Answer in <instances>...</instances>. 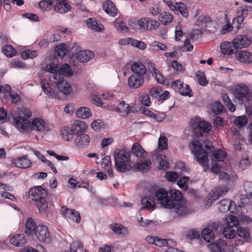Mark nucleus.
<instances>
[{"instance_id":"nucleus-1","label":"nucleus","mask_w":252,"mask_h":252,"mask_svg":"<svg viewBox=\"0 0 252 252\" xmlns=\"http://www.w3.org/2000/svg\"><path fill=\"white\" fill-rule=\"evenodd\" d=\"M156 196L164 208L174 209V212L179 217H185L190 213V210L182 203H175L173 199L168 197V192L164 189H159L156 192Z\"/></svg>"},{"instance_id":"nucleus-2","label":"nucleus","mask_w":252,"mask_h":252,"mask_svg":"<svg viewBox=\"0 0 252 252\" xmlns=\"http://www.w3.org/2000/svg\"><path fill=\"white\" fill-rule=\"evenodd\" d=\"M29 195L32 200L34 201L40 213L45 212L48 208V203L45 199L47 192L42 187L38 186L31 189L29 191Z\"/></svg>"},{"instance_id":"nucleus-3","label":"nucleus","mask_w":252,"mask_h":252,"mask_svg":"<svg viewBox=\"0 0 252 252\" xmlns=\"http://www.w3.org/2000/svg\"><path fill=\"white\" fill-rule=\"evenodd\" d=\"M227 226L223 229L222 234L226 239H233L236 236V231L233 227H237L239 222L237 218L233 215L228 216L225 219Z\"/></svg>"},{"instance_id":"nucleus-4","label":"nucleus","mask_w":252,"mask_h":252,"mask_svg":"<svg viewBox=\"0 0 252 252\" xmlns=\"http://www.w3.org/2000/svg\"><path fill=\"white\" fill-rule=\"evenodd\" d=\"M202 145L199 141L194 140L190 146L191 152L195 155L197 161L204 165V163L208 160V153L201 149Z\"/></svg>"},{"instance_id":"nucleus-5","label":"nucleus","mask_w":252,"mask_h":252,"mask_svg":"<svg viewBox=\"0 0 252 252\" xmlns=\"http://www.w3.org/2000/svg\"><path fill=\"white\" fill-rule=\"evenodd\" d=\"M227 192L225 187H217L214 189L208 194L205 200V205L206 207H210L217 199L224 195Z\"/></svg>"},{"instance_id":"nucleus-6","label":"nucleus","mask_w":252,"mask_h":252,"mask_svg":"<svg viewBox=\"0 0 252 252\" xmlns=\"http://www.w3.org/2000/svg\"><path fill=\"white\" fill-rule=\"evenodd\" d=\"M35 235L37 239L41 242L45 243H49L51 242V238L50 236L49 230L45 226L38 225Z\"/></svg>"},{"instance_id":"nucleus-7","label":"nucleus","mask_w":252,"mask_h":252,"mask_svg":"<svg viewBox=\"0 0 252 252\" xmlns=\"http://www.w3.org/2000/svg\"><path fill=\"white\" fill-rule=\"evenodd\" d=\"M54 11L60 14H65L71 10V6L67 0H53Z\"/></svg>"},{"instance_id":"nucleus-8","label":"nucleus","mask_w":252,"mask_h":252,"mask_svg":"<svg viewBox=\"0 0 252 252\" xmlns=\"http://www.w3.org/2000/svg\"><path fill=\"white\" fill-rule=\"evenodd\" d=\"M61 212L67 219L79 223L81 220V217L78 212L74 209H68L66 206H63Z\"/></svg>"},{"instance_id":"nucleus-9","label":"nucleus","mask_w":252,"mask_h":252,"mask_svg":"<svg viewBox=\"0 0 252 252\" xmlns=\"http://www.w3.org/2000/svg\"><path fill=\"white\" fill-rule=\"evenodd\" d=\"M131 69L132 74L137 75L144 78H149V75L147 73V69L145 65L141 62H135L131 64Z\"/></svg>"},{"instance_id":"nucleus-10","label":"nucleus","mask_w":252,"mask_h":252,"mask_svg":"<svg viewBox=\"0 0 252 252\" xmlns=\"http://www.w3.org/2000/svg\"><path fill=\"white\" fill-rule=\"evenodd\" d=\"M11 163L16 167L22 169L30 167L32 163L27 155H23L21 157L14 158L11 159Z\"/></svg>"},{"instance_id":"nucleus-11","label":"nucleus","mask_w":252,"mask_h":252,"mask_svg":"<svg viewBox=\"0 0 252 252\" xmlns=\"http://www.w3.org/2000/svg\"><path fill=\"white\" fill-rule=\"evenodd\" d=\"M150 95L157 99L158 101H164L169 97V93L168 91L163 92L159 87H154L150 90Z\"/></svg>"},{"instance_id":"nucleus-12","label":"nucleus","mask_w":252,"mask_h":252,"mask_svg":"<svg viewBox=\"0 0 252 252\" xmlns=\"http://www.w3.org/2000/svg\"><path fill=\"white\" fill-rule=\"evenodd\" d=\"M233 42L237 49L246 48L251 43V39L247 35H238L233 39Z\"/></svg>"},{"instance_id":"nucleus-13","label":"nucleus","mask_w":252,"mask_h":252,"mask_svg":"<svg viewBox=\"0 0 252 252\" xmlns=\"http://www.w3.org/2000/svg\"><path fill=\"white\" fill-rule=\"evenodd\" d=\"M145 79L144 77L132 74L128 78L127 84L130 88L137 89L143 85Z\"/></svg>"},{"instance_id":"nucleus-14","label":"nucleus","mask_w":252,"mask_h":252,"mask_svg":"<svg viewBox=\"0 0 252 252\" xmlns=\"http://www.w3.org/2000/svg\"><path fill=\"white\" fill-rule=\"evenodd\" d=\"M113 156L115 162L121 163L123 161L130 160V154L129 152L125 150L117 149L113 152Z\"/></svg>"},{"instance_id":"nucleus-15","label":"nucleus","mask_w":252,"mask_h":252,"mask_svg":"<svg viewBox=\"0 0 252 252\" xmlns=\"http://www.w3.org/2000/svg\"><path fill=\"white\" fill-rule=\"evenodd\" d=\"M148 69L157 82L164 85H168V84L166 83V81L164 76L161 74L159 71L156 68L155 64L152 63L149 64Z\"/></svg>"},{"instance_id":"nucleus-16","label":"nucleus","mask_w":252,"mask_h":252,"mask_svg":"<svg viewBox=\"0 0 252 252\" xmlns=\"http://www.w3.org/2000/svg\"><path fill=\"white\" fill-rule=\"evenodd\" d=\"M141 204L143 206L141 210L147 209L149 211H153L156 207L154 197L148 195L141 199Z\"/></svg>"},{"instance_id":"nucleus-17","label":"nucleus","mask_w":252,"mask_h":252,"mask_svg":"<svg viewBox=\"0 0 252 252\" xmlns=\"http://www.w3.org/2000/svg\"><path fill=\"white\" fill-rule=\"evenodd\" d=\"M74 142L77 147L83 149L89 146L90 138L89 136L85 133L79 134L75 138Z\"/></svg>"},{"instance_id":"nucleus-18","label":"nucleus","mask_w":252,"mask_h":252,"mask_svg":"<svg viewBox=\"0 0 252 252\" xmlns=\"http://www.w3.org/2000/svg\"><path fill=\"white\" fill-rule=\"evenodd\" d=\"M86 124L80 120L75 121L71 126V128L74 134L77 135L84 134L87 129Z\"/></svg>"},{"instance_id":"nucleus-19","label":"nucleus","mask_w":252,"mask_h":252,"mask_svg":"<svg viewBox=\"0 0 252 252\" xmlns=\"http://www.w3.org/2000/svg\"><path fill=\"white\" fill-rule=\"evenodd\" d=\"M236 58L242 63H249L252 62V54L246 50H237Z\"/></svg>"},{"instance_id":"nucleus-20","label":"nucleus","mask_w":252,"mask_h":252,"mask_svg":"<svg viewBox=\"0 0 252 252\" xmlns=\"http://www.w3.org/2000/svg\"><path fill=\"white\" fill-rule=\"evenodd\" d=\"M220 48L223 55H227L235 54L237 50L233 42H224L220 45Z\"/></svg>"},{"instance_id":"nucleus-21","label":"nucleus","mask_w":252,"mask_h":252,"mask_svg":"<svg viewBox=\"0 0 252 252\" xmlns=\"http://www.w3.org/2000/svg\"><path fill=\"white\" fill-rule=\"evenodd\" d=\"M30 126L32 130L39 132H43L46 127L45 121L39 118L33 119Z\"/></svg>"},{"instance_id":"nucleus-22","label":"nucleus","mask_w":252,"mask_h":252,"mask_svg":"<svg viewBox=\"0 0 252 252\" xmlns=\"http://www.w3.org/2000/svg\"><path fill=\"white\" fill-rule=\"evenodd\" d=\"M134 107L129 106L125 101L123 100L119 103L118 106L115 107L114 110L119 113H123L126 116H127L129 113L134 112Z\"/></svg>"},{"instance_id":"nucleus-23","label":"nucleus","mask_w":252,"mask_h":252,"mask_svg":"<svg viewBox=\"0 0 252 252\" xmlns=\"http://www.w3.org/2000/svg\"><path fill=\"white\" fill-rule=\"evenodd\" d=\"M59 79L55 81L58 90L65 95L70 94L72 91L70 85L63 80L59 81Z\"/></svg>"},{"instance_id":"nucleus-24","label":"nucleus","mask_w":252,"mask_h":252,"mask_svg":"<svg viewBox=\"0 0 252 252\" xmlns=\"http://www.w3.org/2000/svg\"><path fill=\"white\" fill-rule=\"evenodd\" d=\"M249 88L245 85L239 84L235 89L236 96L239 99L246 97L249 93Z\"/></svg>"},{"instance_id":"nucleus-25","label":"nucleus","mask_w":252,"mask_h":252,"mask_svg":"<svg viewBox=\"0 0 252 252\" xmlns=\"http://www.w3.org/2000/svg\"><path fill=\"white\" fill-rule=\"evenodd\" d=\"M87 24L89 28L95 32H101L104 30L103 26L95 18H89L87 21Z\"/></svg>"},{"instance_id":"nucleus-26","label":"nucleus","mask_w":252,"mask_h":252,"mask_svg":"<svg viewBox=\"0 0 252 252\" xmlns=\"http://www.w3.org/2000/svg\"><path fill=\"white\" fill-rule=\"evenodd\" d=\"M103 9L111 16L115 17L117 14V9L114 3L111 0H106L103 3Z\"/></svg>"},{"instance_id":"nucleus-27","label":"nucleus","mask_w":252,"mask_h":252,"mask_svg":"<svg viewBox=\"0 0 252 252\" xmlns=\"http://www.w3.org/2000/svg\"><path fill=\"white\" fill-rule=\"evenodd\" d=\"M235 205V202L227 199L221 200L219 204V208L220 212L225 213L228 211L233 213V211L231 210V207Z\"/></svg>"},{"instance_id":"nucleus-28","label":"nucleus","mask_w":252,"mask_h":252,"mask_svg":"<svg viewBox=\"0 0 252 252\" xmlns=\"http://www.w3.org/2000/svg\"><path fill=\"white\" fill-rule=\"evenodd\" d=\"M94 53L89 50L80 51L76 54V58L81 62H87L93 58Z\"/></svg>"},{"instance_id":"nucleus-29","label":"nucleus","mask_w":252,"mask_h":252,"mask_svg":"<svg viewBox=\"0 0 252 252\" xmlns=\"http://www.w3.org/2000/svg\"><path fill=\"white\" fill-rule=\"evenodd\" d=\"M10 242L15 246L21 247L27 243V240L24 234H18L10 238Z\"/></svg>"},{"instance_id":"nucleus-30","label":"nucleus","mask_w":252,"mask_h":252,"mask_svg":"<svg viewBox=\"0 0 252 252\" xmlns=\"http://www.w3.org/2000/svg\"><path fill=\"white\" fill-rule=\"evenodd\" d=\"M115 166L116 170L122 173L126 172L129 171L131 168V163L130 160L127 161H123L121 163L115 162Z\"/></svg>"},{"instance_id":"nucleus-31","label":"nucleus","mask_w":252,"mask_h":252,"mask_svg":"<svg viewBox=\"0 0 252 252\" xmlns=\"http://www.w3.org/2000/svg\"><path fill=\"white\" fill-rule=\"evenodd\" d=\"M14 122L17 127L22 129H26L30 126V123L27 118L19 116L14 119Z\"/></svg>"},{"instance_id":"nucleus-32","label":"nucleus","mask_w":252,"mask_h":252,"mask_svg":"<svg viewBox=\"0 0 252 252\" xmlns=\"http://www.w3.org/2000/svg\"><path fill=\"white\" fill-rule=\"evenodd\" d=\"M132 153L137 158H143L146 154L141 146L138 143H135L131 147Z\"/></svg>"},{"instance_id":"nucleus-33","label":"nucleus","mask_w":252,"mask_h":252,"mask_svg":"<svg viewBox=\"0 0 252 252\" xmlns=\"http://www.w3.org/2000/svg\"><path fill=\"white\" fill-rule=\"evenodd\" d=\"M119 43L121 44H129L140 49H145L146 48V44L142 41H138L133 38H128L125 42L123 43L122 40H119Z\"/></svg>"},{"instance_id":"nucleus-34","label":"nucleus","mask_w":252,"mask_h":252,"mask_svg":"<svg viewBox=\"0 0 252 252\" xmlns=\"http://www.w3.org/2000/svg\"><path fill=\"white\" fill-rule=\"evenodd\" d=\"M37 226L32 218L29 219L26 223L25 233L29 236L35 234Z\"/></svg>"},{"instance_id":"nucleus-35","label":"nucleus","mask_w":252,"mask_h":252,"mask_svg":"<svg viewBox=\"0 0 252 252\" xmlns=\"http://www.w3.org/2000/svg\"><path fill=\"white\" fill-rule=\"evenodd\" d=\"M173 19V15L169 12H163L160 13L158 16V20L164 25H167L170 24Z\"/></svg>"},{"instance_id":"nucleus-36","label":"nucleus","mask_w":252,"mask_h":252,"mask_svg":"<svg viewBox=\"0 0 252 252\" xmlns=\"http://www.w3.org/2000/svg\"><path fill=\"white\" fill-rule=\"evenodd\" d=\"M242 207L247 212L250 211L252 209V197L245 195H241L240 197Z\"/></svg>"},{"instance_id":"nucleus-37","label":"nucleus","mask_w":252,"mask_h":252,"mask_svg":"<svg viewBox=\"0 0 252 252\" xmlns=\"http://www.w3.org/2000/svg\"><path fill=\"white\" fill-rule=\"evenodd\" d=\"M73 134L72 128L69 127H64L61 129V135L65 141H72L73 139Z\"/></svg>"},{"instance_id":"nucleus-38","label":"nucleus","mask_w":252,"mask_h":252,"mask_svg":"<svg viewBox=\"0 0 252 252\" xmlns=\"http://www.w3.org/2000/svg\"><path fill=\"white\" fill-rule=\"evenodd\" d=\"M46 69L49 72L53 74L55 80H58V78L61 79L59 72L60 68L57 64L54 63H51L46 66Z\"/></svg>"},{"instance_id":"nucleus-39","label":"nucleus","mask_w":252,"mask_h":252,"mask_svg":"<svg viewBox=\"0 0 252 252\" xmlns=\"http://www.w3.org/2000/svg\"><path fill=\"white\" fill-rule=\"evenodd\" d=\"M76 116L81 119H87L92 115V113L89 108L82 107H80L76 112Z\"/></svg>"},{"instance_id":"nucleus-40","label":"nucleus","mask_w":252,"mask_h":252,"mask_svg":"<svg viewBox=\"0 0 252 252\" xmlns=\"http://www.w3.org/2000/svg\"><path fill=\"white\" fill-rule=\"evenodd\" d=\"M201 236L207 242L210 243L214 240V234L209 228H204L201 231Z\"/></svg>"},{"instance_id":"nucleus-41","label":"nucleus","mask_w":252,"mask_h":252,"mask_svg":"<svg viewBox=\"0 0 252 252\" xmlns=\"http://www.w3.org/2000/svg\"><path fill=\"white\" fill-rule=\"evenodd\" d=\"M110 228L117 234L124 236H126L127 234V229L120 224L116 223L114 225H110Z\"/></svg>"},{"instance_id":"nucleus-42","label":"nucleus","mask_w":252,"mask_h":252,"mask_svg":"<svg viewBox=\"0 0 252 252\" xmlns=\"http://www.w3.org/2000/svg\"><path fill=\"white\" fill-rule=\"evenodd\" d=\"M2 52L7 57L11 58L16 54V49L10 45H6L2 48Z\"/></svg>"},{"instance_id":"nucleus-43","label":"nucleus","mask_w":252,"mask_h":252,"mask_svg":"<svg viewBox=\"0 0 252 252\" xmlns=\"http://www.w3.org/2000/svg\"><path fill=\"white\" fill-rule=\"evenodd\" d=\"M61 75H65L68 77H70L72 75L73 72L70 67L67 64H64L63 65L59 70Z\"/></svg>"},{"instance_id":"nucleus-44","label":"nucleus","mask_w":252,"mask_h":252,"mask_svg":"<svg viewBox=\"0 0 252 252\" xmlns=\"http://www.w3.org/2000/svg\"><path fill=\"white\" fill-rule=\"evenodd\" d=\"M237 233L240 237L244 238L247 241L251 239L250 233L247 228L239 227L237 229Z\"/></svg>"},{"instance_id":"nucleus-45","label":"nucleus","mask_w":252,"mask_h":252,"mask_svg":"<svg viewBox=\"0 0 252 252\" xmlns=\"http://www.w3.org/2000/svg\"><path fill=\"white\" fill-rule=\"evenodd\" d=\"M157 160L159 161L160 169H166L169 166V163L166 160V157L162 155H158Z\"/></svg>"},{"instance_id":"nucleus-46","label":"nucleus","mask_w":252,"mask_h":252,"mask_svg":"<svg viewBox=\"0 0 252 252\" xmlns=\"http://www.w3.org/2000/svg\"><path fill=\"white\" fill-rule=\"evenodd\" d=\"M21 56L24 60L33 59L37 56V52L35 50L27 49L22 51Z\"/></svg>"},{"instance_id":"nucleus-47","label":"nucleus","mask_w":252,"mask_h":252,"mask_svg":"<svg viewBox=\"0 0 252 252\" xmlns=\"http://www.w3.org/2000/svg\"><path fill=\"white\" fill-rule=\"evenodd\" d=\"M146 25L147 26L146 30H150L152 31L158 29L159 26V23L157 20L148 18Z\"/></svg>"},{"instance_id":"nucleus-48","label":"nucleus","mask_w":252,"mask_h":252,"mask_svg":"<svg viewBox=\"0 0 252 252\" xmlns=\"http://www.w3.org/2000/svg\"><path fill=\"white\" fill-rule=\"evenodd\" d=\"M56 52L58 55L61 57H64L67 53V49L65 44L62 43L56 47Z\"/></svg>"},{"instance_id":"nucleus-49","label":"nucleus","mask_w":252,"mask_h":252,"mask_svg":"<svg viewBox=\"0 0 252 252\" xmlns=\"http://www.w3.org/2000/svg\"><path fill=\"white\" fill-rule=\"evenodd\" d=\"M151 162L149 160H146L143 162L138 163L137 164V170L142 172H146L150 168Z\"/></svg>"},{"instance_id":"nucleus-50","label":"nucleus","mask_w":252,"mask_h":252,"mask_svg":"<svg viewBox=\"0 0 252 252\" xmlns=\"http://www.w3.org/2000/svg\"><path fill=\"white\" fill-rule=\"evenodd\" d=\"M248 123V118L246 115L240 116L236 118L234 123L235 125L239 127L244 126Z\"/></svg>"},{"instance_id":"nucleus-51","label":"nucleus","mask_w":252,"mask_h":252,"mask_svg":"<svg viewBox=\"0 0 252 252\" xmlns=\"http://www.w3.org/2000/svg\"><path fill=\"white\" fill-rule=\"evenodd\" d=\"M197 125L203 132L206 133H209L212 128L211 124L204 121H200Z\"/></svg>"},{"instance_id":"nucleus-52","label":"nucleus","mask_w":252,"mask_h":252,"mask_svg":"<svg viewBox=\"0 0 252 252\" xmlns=\"http://www.w3.org/2000/svg\"><path fill=\"white\" fill-rule=\"evenodd\" d=\"M83 246L79 242H73L70 245L69 251H64L62 252H77V250H82Z\"/></svg>"},{"instance_id":"nucleus-53","label":"nucleus","mask_w":252,"mask_h":252,"mask_svg":"<svg viewBox=\"0 0 252 252\" xmlns=\"http://www.w3.org/2000/svg\"><path fill=\"white\" fill-rule=\"evenodd\" d=\"M167 138L165 136H160L158 141V148L159 150H165L167 148Z\"/></svg>"},{"instance_id":"nucleus-54","label":"nucleus","mask_w":252,"mask_h":252,"mask_svg":"<svg viewBox=\"0 0 252 252\" xmlns=\"http://www.w3.org/2000/svg\"><path fill=\"white\" fill-rule=\"evenodd\" d=\"M92 128L95 131H100L104 127V123L100 120L93 121L91 124Z\"/></svg>"},{"instance_id":"nucleus-55","label":"nucleus","mask_w":252,"mask_h":252,"mask_svg":"<svg viewBox=\"0 0 252 252\" xmlns=\"http://www.w3.org/2000/svg\"><path fill=\"white\" fill-rule=\"evenodd\" d=\"M251 6H241L238 8V13H241L240 15L243 16V17L244 18L248 16V12L251 11Z\"/></svg>"},{"instance_id":"nucleus-56","label":"nucleus","mask_w":252,"mask_h":252,"mask_svg":"<svg viewBox=\"0 0 252 252\" xmlns=\"http://www.w3.org/2000/svg\"><path fill=\"white\" fill-rule=\"evenodd\" d=\"M226 154L220 150H218L214 152V157L218 161H222L225 158Z\"/></svg>"},{"instance_id":"nucleus-57","label":"nucleus","mask_w":252,"mask_h":252,"mask_svg":"<svg viewBox=\"0 0 252 252\" xmlns=\"http://www.w3.org/2000/svg\"><path fill=\"white\" fill-rule=\"evenodd\" d=\"M170 194L171 198L177 201L181 200L183 198L182 193L178 190L172 189L170 191Z\"/></svg>"},{"instance_id":"nucleus-58","label":"nucleus","mask_w":252,"mask_h":252,"mask_svg":"<svg viewBox=\"0 0 252 252\" xmlns=\"http://www.w3.org/2000/svg\"><path fill=\"white\" fill-rule=\"evenodd\" d=\"M244 189L246 193L245 196L252 197V183L246 181L244 183Z\"/></svg>"},{"instance_id":"nucleus-59","label":"nucleus","mask_w":252,"mask_h":252,"mask_svg":"<svg viewBox=\"0 0 252 252\" xmlns=\"http://www.w3.org/2000/svg\"><path fill=\"white\" fill-rule=\"evenodd\" d=\"M41 85L43 92L49 97H53L54 94L52 92L51 90L50 89H49V83H46L43 80H42L41 81Z\"/></svg>"},{"instance_id":"nucleus-60","label":"nucleus","mask_w":252,"mask_h":252,"mask_svg":"<svg viewBox=\"0 0 252 252\" xmlns=\"http://www.w3.org/2000/svg\"><path fill=\"white\" fill-rule=\"evenodd\" d=\"M223 105L219 102H216L212 104V109L213 112L216 114H220L222 112Z\"/></svg>"},{"instance_id":"nucleus-61","label":"nucleus","mask_w":252,"mask_h":252,"mask_svg":"<svg viewBox=\"0 0 252 252\" xmlns=\"http://www.w3.org/2000/svg\"><path fill=\"white\" fill-rule=\"evenodd\" d=\"M165 177L169 182H174L178 179V174L175 172L168 171L166 172Z\"/></svg>"},{"instance_id":"nucleus-62","label":"nucleus","mask_w":252,"mask_h":252,"mask_svg":"<svg viewBox=\"0 0 252 252\" xmlns=\"http://www.w3.org/2000/svg\"><path fill=\"white\" fill-rule=\"evenodd\" d=\"M178 9L182 15L184 17H187L189 16V13L186 7V5L184 3L181 2H178L177 5V9Z\"/></svg>"},{"instance_id":"nucleus-63","label":"nucleus","mask_w":252,"mask_h":252,"mask_svg":"<svg viewBox=\"0 0 252 252\" xmlns=\"http://www.w3.org/2000/svg\"><path fill=\"white\" fill-rule=\"evenodd\" d=\"M189 180V178L188 177H184L177 182L178 186L182 189L186 190L188 188V182Z\"/></svg>"},{"instance_id":"nucleus-64","label":"nucleus","mask_w":252,"mask_h":252,"mask_svg":"<svg viewBox=\"0 0 252 252\" xmlns=\"http://www.w3.org/2000/svg\"><path fill=\"white\" fill-rule=\"evenodd\" d=\"M222 252H228V245L227 242L223 239H220L216 241Z\"/></svg>"}]
</instances>
